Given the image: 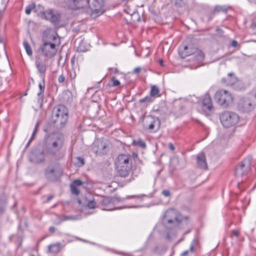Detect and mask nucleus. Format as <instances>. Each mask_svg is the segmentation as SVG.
Returning <instances> with one entry per match:
<instances>
[{
    "label": "nucleus",
    "mask_w": 256,
    "mask_h": 256,
    "mask_svg": "<svg viewBox=\"0 0 256 256\" xmlns=\"http://www.w3.org/2000/svg\"><path fill=\"white\" fill-rule=\"evenodd\" d=\"M72 9H84L86 12H90L94 17L102 14L104 8V0H64Z\"/></svg>",
    "instance_id": "1"
},
{
    "label": "nucleus",
    "mask_w": 256,
    "mask_h": 256,
    "mask_svg": "<svg viewBox=\"0 0 256 256\" xmlns=\"http://www.w3.org/2000/svg\"><path fill=\"white\" fill-rule=\"evenodd\" d=\"M52 120L57 126L60 128L65 126L68 120V110L64 105H58L54 108Z\"/></svg>",
    "instance_id": "2"
},
{
    "label": "nucleus",
    "mask_w": 256,
    "mask_h": 256,
    "mask_svg": "<svg viewBox=\"0 0 256 256\" xmlns=\"http://www.w3.org/2000/svg\"><path fill=\"white\" fill-rule=\"evenodd\" d=\"M130 158L126 154H120L118 156L116 161V166L118 174L122 177L127 176L132 168Z\"/></svg>",
    "instance_id": "3"
},
{
    "label": "nucleus",
    "mask_w": 256,
    "mask_h": 256,
    "mask_svg": "<svg viewBox=\"0 0 256 256\" xmlns=\"http://www.w3.org/2000/svg\"><path fill=\"white\" fill-rule=\"evenodd\" d=\"M146 196L145 194H141V195H132L128 196H126V198H121L118 196L114 197H106L104 198L101 201V204L102 206H104L102 208L103 210H112L116 209H120L122 208H114V204L117 202H122L126 199H130L131 198H142L144 196Z\"/></svg>",
    "instance_id": "4"
},
{
    "label": "nucleus",
    "mask_w": 256,
    "mask_h": 256,
    "mask_svg": "<svg viewBox=\"0 0 256 256\" xmlns=\"http://www.w3.org/2000/svg\"><path fill=\"white\" fill-rule=\"evenodd\" d=\"M181 221V216L176 210H168L162 219V224L166 226H177Z\"/></svg>",
    "instance_id": "5"
},
{
    "label": "nucleus",
    "mask_w": 256,
    "mask_h": 256,
    "mask_svg": "<svg viewBox=\"0 0 256 256\" xmlns=\"http://www.w3.org/2000/svg\"><path fill=\"white\" fill-rule=\"evenodd\" d=\"M62 174V169L60 164L57 162H52L46 168L44 176L50 181L58 180Z\"/></svg>",
    "instance_id": "6"
},
{
    "label": "nucleus",
    "mask_w": 256,
    "mask_h": 256,
    "mask_svg": "<svg viewBox=\"0 0 256 256\" xmlns=\"http://www.w3.org/2000/svg\"><path fill=\"white\" fill-rule=\"evenodd\" d=\"M220 122L224 126L230 128L235 126L239 121V116L231 112H225L220 116Z\"/></svg>",
    "instance_id": "7"
},
{
    "label": "nucleus",
    "mask_w": 256,
    "mask_h": 256,
    "mask_svg": "<svg viewBox=\"0 0 256 256\" xmlns=\"http://www.w3.org/2000/svg\"><path fill=\"white\" fill-rule=\"evenodd\" d=\"M110 149L109 142L104 138L95 140L93 143L92 150L96 154H104Z\"/></svg>",
    "instance_id": "8"
},
{
    "label": "nucleus",
    "mask_w": 256,
    "mask_h": 256,
    "mask_svg": "<svg viewBox=\"0 0 256 256\" xmlns=\"http://www.w3.org/2000/svg\"><path fill=\"white\" fill-rule=\"evenodd\" d=\"M252 160V157L248 156L236 166L235 170V175L236 176H242L251 170Z\"/></svg>",
    "instance_id": "9"
},
{
    "label": "nucleus",
    "mask_w": 256,
    "mask_h": 256,
    "mask_svg": "<svg viewBox=\"0 0 256 256\" xmlns=\"http://www.w3.org/2000/svg\"><path fill=\"white\" fill-rule=\"evenodd\" d=\"M214 99L218 104L224 107H226L232 100L230 94L223 90H218L216 92Z\"/></svg>",
    "instance_id": "10"
},
{
    "label": "nucleus",
    "mask_w": 256,
    "mask_h": 256,
    "mask_svg": "<svg viewBox=\"0 0 256 256\" xmlns=\"http://www.w3.org/2000/svg\"><path fill=\"white\" fill-rule=\"evenodd\" d=\"M56 43L44 42L40 47V50L43 54L48 57H53L56 52Z\"/></svg>",
    "instance_id": "11"
},
{
    "label": "nucleus",
    "mask_w": 256,
    "mask_h": 256,
    "mask_svg": "<svg viewBox=\"0 0 256 256\" xmlns=\"http://www.w3.org/2000/svg\"><path fill=\"white\" fill-rule=\"evenodd\" d=\"M160 122L157 117L148 116L146 118L145 126L150 130H158L160 128Z\"/></svg>",
    "instance_id": "12"
},
{
    "label": "nucleus",
    "mask_w": 256,
    "mask_h": 256,
    "mask_svg": "<svg viewBox=\"0 0 256 256\" xmlns=\"http://www.w3.org/2000/svg\"><path fill=\"white\" fill-rule=\"evenodd\" d=\"M44 14L47 20H50L54 24H58L60 22V16L57 12H54L52 9H48Z\"/></svg>",
    "instance_id": "13"
},
{
    "label": "nucleus",
    "mask_w": 256,
    "mask_h": 256,
    "mask_svg": "<svg viewBox=\"0 0 256 256\" xmlns=\"http://www.w3.org/2000/svg\"><path fill=\"white\" fill-rule=\"evenodd\" d=\"M183 53L185 56H189L194 54L196 60L198 61L202 60L204 58V54L202 50H194L193 48H190L188 46H185L184 47Z\"/></svg>",
    "instance_id": "14"
},
{
    "label": "nucleus",
    "mask_w": 256,
    "mask_h": 256,
    "mask_svg": "<svg viewBox=\"0 0 256 256\" xmlns=\"http://www.w3.org/2000/svg\"><path fill=\"white\" fill-rule=\"evenodd\" d=\"M238 106L240 110L248 112L253 110L254 108V102L248 98H243L240 100L238 103Z\"/></svg>",
    "instance_id": "15"
},
{
    "label": "nucleus",
    "mask_w": 256,
    "mask_h": 256,
    "mask_svg": "<svg viewBox=\"0 0 256 256\" xmlns=\"http://www.w3.org/2000/svg\"><path fill=\"white\" fill-rule=\"evenodd\" d=\"M202 108L206 114H210L213 107L211 98L208 94H206L202 100Z\"/></svg>",
    "instance_id": "16"
},
{
    "label": "nucleus",
    "mask_w": 256,
    "mask_h": 256,
    "mask_svg": "<svg viewBox=\"0 0 256 256\" xmlns=\"http://www.w3.org/2000/svg\"><path fill=\"white\" fill-rule=\"evenodd\" d=\"M54 140L52 144V150H50V152L54 154L56 151L61 148L63 143V137L60 134L54 135Z\"/></svg>",
    "instance_id": "17"
},
{
    "label": "nucleus",
    "mask_w": 256,
    "mask_h": 256,
    "mask_svg": "<svg viewBox=\"0 0 256 256\" xmlns=\"http://www.w3.org/2000/svg\"><path fill=\"white\" fill-rule=\"evenodd\" d=\"M44 158V154L42 152L33 153L30 156V160L36 163H39L43 162Z\"/></svg>",
    "instance_id": "18"
},
{
    "label": "nucleus",
    "mask_w": 256,
    "mask_h": 256,
    "mask_svg": "<svg viewBox=\"0 0 256 256\" xmlns=\"http://www.w3.org/2000/svg\"><path fill=\"white\" fill-rule=\"evenodd\" d=\"M197 164L200 168L203 169H206L207 164L206 160V158L204 154H199L196 157Z\"/></svg>",
    "instance_id": "19"
},
{
    "label": "nucleus",
    "mask_w": 256,
    "mask_h": 256,
    "mask_svg": "<svg viewBox=\"0 0 256 256\" xmlns=\"http://www.w3.org/2000/svg\"><path fill=\"white\" fill-rule=\"evenodd\" d=\"M222 81L227 85L232 86L236 83L237 81V79L234 75V74L229 73L226 78H224L222 79Z\"/></svg>",
    "instance_id": "20"
},
{
    "label": "nucleus",
    "mask_w": 256,
    "mask_h": 256,
    "mask_svg": "<svg viewBox=\"0 0 256 256\" xmlns=\"http://www.w3.org/2000/svg\"><path fill=\"white\" fill-rule=\"evenodd\" d=\"M48 252L50 253H57L61 248L60 243H56L52 244H50L48 246Z\"/></svg>",
    "instance_id": "21"
},
{
    "label": "nucleus",
    "mask_w": 256,
    "mask_h": 256,
    "mask_svg": "<svg viewBox=\"0 0 256 256\" xmlns=\"http://www.w3.org/2000/svg\"><path fill=\"white\" fill-rule=\"evenodd\" d=\"M36 66L38 70L40 73H44L46 70V66L43 62H40L39 60V58H36Z\"/></svg>",
    "instance_id": "22"
},
{
    "label": "nucleus",
    "mask_w": 256,
    "mask_h": 256,
    "mask_svg": "<svg viewBox=\"0 0 256 256\" xmlns=\"http://www.w3.org/2000/svg\"><path fill=\"white\" fill-rule=\"evenodd\" d=\"M38 86L40 88V92L38 94V101L42 102L43 100L44 95L43 93L44 90V84L42 83L39 84Z\"/></svg>",
    "instance_id": "23"
},
{
    "label": "nucleus",
    "mask_w": 256,
    "mask_h": 256,
    "mask_svg": "<svg viewBox=\"0 0 256 256\" xmlns=\"http://www.w3.org/2000/svg\"><path fill=\"white\" fill-rule=\"evenodd\" d=\"M159 92L160 90L156 86H153L151 88L150 92V95L153 97L156 96H159Z\"/></svg>",
    "instance_id": "24"
},
{
    "label": "nucleus",
    "mask_w": 256,
    "mask_h": 256,
    "mask_svg": "<svg viewBox=\"0 0 256 256\" xmlns=\"http://www.w3.org/2000/svg\"><path fill=\"white\" fill-rule=\"evenodd\" d=\"M23 45L25 48V50L27 53V54L31 56L32 54V52L31 48L30 46L28 44L26 40H24L23 42Z\"/></svg>",
    "instance_id": "25"
},
{
    "label": "nucleus",
    "mask_w": 256,
    "mask_h": 256,
    "mask_svg": "<svg viewBox=\"0 0 256 256\" xmlns=\"http://www.w3.org/2000/svg\"><path fill=\"white\" fill-rule=\"evenodd\" d=\"M228 10V8L225 6H217L215 7L214 10V13H216L220 12H226Z\"/></svg>",
    "instance_id": "26"
},
{
    "label": "nucleus",
    "mask_w": 256,
    "mask_h": 256,
    "mask_svg": "<svg viewBox=\"0 0 256 256\" xmlns=\"http://www.w3.org/2000/svg\"><path fill=\"white\" fill-rule=\"evenodd\" d=\"M80 218L78 216H64L62 218V221H66V220H80Z\"/></svg>",
    "instance_id": "27"
},
{
    "label": "nucleus",
    "mask_w": 256,
    "mask_h": 256,
    "mask_svg": "<svg viewBox=\"0 0 256 256\" xmlns=\"http://www.w3.org/2000/svg\"><path fill=\"white\" fill-rule=\"evenodd\" d=\"M132 144L134 146H139L142 148H144L146 146L145 142L142 140H134Z\"/></svg>",
    "instance_id": "28"
},
{
    "label": "nucleus",
    "mask_w": 256,
    "mask_h": 256,
    "mask_svg": "<svg viewBox=\"0 0 256 256\" xmlns=\"http://www.w3.org/2000/svg\"><path fill=\"white\" fill-rule=\"evenodd\" d=\"M154 98L150 95L149 96H146L144 98H142L140 100V102H146L150 103L154 101Z\"/></svg>",
    "instance_id": "29"
},
{
    "label": "nucleus",
    "mask_w": 256,
    "mask_h": 256,
    "mask_svg": "<svg viewBox=\"0 0 256 256\" xmlns=\"http://www.w3.org/2000/svg\"><path fill=\"white\" fill-rule=\"evenodd\" d=\"M36 7V5L34 3L31 4L28 6L25 10V12L26 14H30L32 10H33Z\"/></svg>",
    "instance_id": "30"
},
{
    "label": "nucleus",
    "mask_w": 256,
    "mask_h": 256,
    "mask_svg": "<svg viewBox=\"0 0 256 256\" xmlns=\"http://www.w3.org/2000/svg\"><path fill=\"white\" fill-rule=\"evenodd\" d=\"M38 126V123L37 122L36 124V126H35V128H34V130L33 133H32V135L31 138H30V140H29L26 146H28L30 144L31 142V141L33 140L34 137V135H35V134H36V132L37 131Z\"/></svg>",
    "instance_id": "31"
},
{
    "label": "nucleus",
    "mask_w": 256,
    "mask_h": 256,
    "mask_svg": "<svg viewBox=\"0 0 256 256\" xmlns=\"http://www.w3.org/2000/svg\"><path fill=\"white\" fill-rule=\"evenodd\" d=\"M96 205V202H94V200H90L88 202V203L87 204V206L90 209H92V208H95Z\"/></svg>",
    "instance_id": "32"
},
{
    "label": "nucleus",
    "mask_w": 256,
    "mask_h": 256,
    "mask_svg": "<svg viewBox=\"0 0 256 256\" xmlns=\"http://www.w3.org/2000/svg\"><path fill=\"white\" fill-rule=\"evenodd\" d=\"M71 192L72 194L78 195L80 193L79 190L77 188L76 186H74L70 185Z\"/></svg>",
    "instance_id": "33"
},
{
    "label": "nucleus",
    "mask_w": 256,
    "mask_h": 256,
    "mask_svg": "<svg viewBox=\"0 0 256 256\" xmlns=\"http://www.w3.org/2000/svg\"><path fill=\"white\" fill-rule=\"evenodd\" d=\"M112 86H117L120 84V82L116 80L114 76L112 78Z\"/></svg>",
    "instance_id": "34"
},
{
    "label": "nucleus",
    "mask_w": 256,
    "mask_h": 256,
    "mask_svg": "<svg viewBox=\"0 0 256 256\" xmlns=\"http://www.w3.org/2000/svg\"><path fill=\"white\" fill-rule=\"evenodd\" d=\"M70 77L71 80H74L76 78V74L74 70H70L69 72Z\"/></svg>",
    "instance_id": "35"
},
{
    "label": "nucleus",
    "mask_w": 256,
    "mask_h": 256,
    "mask_svg": "<svg viewBox=\"0 0 256 256\" xmlns=\"http://www.w3.org/2000/svg\"><path fill=\"white\" fill-rule=\"evenodd\" d=\"M82 184V182L81 180H74L70 185L74 186H80Z\"/></svg>",
    "instance_id": "36"
},
{
    "label": "nucleus",
    "mask_w": 256,
    "mask_h": 256,
    "mask_svg": "<svg viewBox=\"0 0 256 256\" xmlns=\"http://www.w3.org/2000/svg\"><path fill=\"white\" fill-rule=\"evenodd\" d=\"M176 236V232L175 231L172 230V234H170V233L167 234H166V238L168 240H171L173 238L175 237Z\"/></svg>",
    "instance_id": "37"
},
{
    "label": "nucleus",
    "mask_w": 256,
    "mask_h": 256,
    "mask_svg": "<svg viewBox=\"0 0 256 256\" xmlns=\"http://www.w3.org/2000/svg\"><path fill=\"white\" fill-rule=\"evenodd\" d=\"M162 194L166 197H169L170 196V192L168 190H164L162 191Z\"/></svg>",
    "instance_id": "38"
},
{
    "label": "nucleus",
    "mask_w": 256,
    "mask_h": 256,
    "mask_svg": "<svg viewBox=\"0 0 256 256\" xmlns=\"http://www.w3.org/2000/svg\"><path fill=\"white\" fill-rule=\"evenodd\" d=\"M65 80V77L63 74L60 75L58 78V81L60 83H64Z\"/></svg>",
    "instance_id": "39"
},
{
    "label": "nucleus",
    "mask_w": 256,
    "mask_h": 256,
    "mask_svg": "<svg viewBox=\"0 0 256 256\" xmlns=\"http://www.w3.org/2000/svg\"><path fill=\"white\" fill-rule=\"evenodd\" d=\"M77 160L78 161V162L80 163V166H83L84 164V159L82 158H80V157H78L77 158Z\"/></svg>",
    "instance_id": "40"
},
{
    "label": "nucleus",
    "mask_w": 256,
    "mask_h": 256,
    "mask_svg": "<svg viewBox=\"0 0 256 256\" xmlns=\"http://www.w3.org/2000/svg\"><path fill=\"white\" fill-rule=\"evenodd\" d=\"M4 202L0 201V213H2L4 210Z\"/></svg>",
    "instance_id": "41"
},
{
    "label": "nucleus",
    "mask_w": 256,
    "mask_h": 256,
    "mask_svg": "<svg viewBox=\"0 0 256 256\" xmlns=\"http://www.w3.org/2000/svg\"><path fill=\"white\" fill-rule=\"evenodd\" d=\"M52 40H54V41H56V40H58V43H59V40H58L57 38V37H58V35L56 34H53L52 36Z\"/></svg>",
    "instance_id": "42"
},
{
    "label": "nucleus",
    "mask_w": 256,
    "mask_h": 256,
    "mask_svg": "<svg viewBox=\"0 0 256 256\" xmlns=\"http://www.w3.org/2000/svg\"><path fill=\"white\" fill-rule=\"evenodd\" d=\"M140 68H136L134 70V74H138L140 72Z\"/></svg>",
    "instance_id": "43"
},
{
    "label": "nucleus",
    "mask_w": 256,
    "mask_h": 256,
    "mask_svg": "<svg viewBox=\"0 0 256 256\" xmlns=\"http://www.w3.org/2000/svg\"><path fill=\"white\" fill-rule=\"evenodd\" d=\"M168 148L172 150H174V146L172 143L168 144Z\"/></svg>",
    "instance_id": "44"
},
{
    "label": "nucleus",
    "mask_w": 256,
    "mask_h": 256,
    "mask_svg": "<svg viewBox=\"0 0 256 256\" xmlns=\"http://www.w3.org/2000/svg\"><path fill=\"white\" fill-rule=\"evenodd\" d=\"M238 45V42L236 40H233L232 43V46L233 47H236Z\"/></svg>",
    "instance_id": "45"
},
{
    "label": "nucleus",
    "mask_w": 256,
    "mask_h": 256,
    "mask_svg": "<svg viewBox=\"0 0 256 256\" xmlns=\"http://www.w3.org/2000/svg\"><path fill=\"white\" fill-rule=\"evenodd\" d=\"M251 28H252L254 30L256 28V22H252L251 24Z\"/></svg>",
    "instance_id": "46"
},
{
    "label": "nucleus",
    "mask_w": 256,
    "mask_h": 256,
    "mask_svg": "<svg viewBox=\"0 0 256 256\" xmlns=\"http://www.w3.org/2000/svg\"><path fill=\"white\" fill-rule=\"evenodd\" d=\"M194 241H193L192 243L190 244V251L191 252H192L194 251Z\"/></svg>",
    "instance_id": "47"
},
{
    "label": "nucleus",
    "mask_w": 256,
    "mask_h": 256,
    "mask_svg": "<svg viewBox=\"0 0 256 256\" xmlns=\"http://www.w3.org/2000/svg\"><path fill=\"white\" fill-rule=\"evenodd\" d=\"M188 252H189V251L188 250H185L182 253L181 255L182 256H186V254H188Z\"/></svg>",
    "instance_id": "48"
},
{
    "label": "nucleus",
    "mask_w": 256,
    "mask_h": 256,
    "mask_svg": "<svg viewBox=\"0 0 256 256\" xmlns=\"http://www.w3.org/2000/svg\"><path fill=\"white\" fill-rule=\"evenodd\" d=\"M233 234L236 237H238L239 235L238 232L236 230H233Z\"/></svg>",
    "instance_id": "49"
},
{
    "label": "nucleus",
    "mask_w": 256,
    "mask_h": 256,
    "mask_svg": "<svg viewBox=\"0 0 256 256\" xmlns=\"http://www.w3.org/2000/svg\"><path fill=\"white\" fill-rule=\"evenodd\" d=\"M50 232H54L55 231V228H54V227H52V226L50 227Z\"/></svg>",
    "instance_id": "50"
},
{
    "label": "nucleus",
    "mask_w": 256,
    "mask_h": 256,
    "mask_svg": "<svg viewBox=\"0 0 256 256\" xmlns=\"http://www.w3.org/2000/svg\"><path fill=\"white\" fill-rule=\"evenodd\" d=\"M53 198V196L52 195H50L48 197L47 200L50 201Z\"/></svg>",
    "instance_id": "51"
},
{
    "label": "nucleus",
    "mask_w": 256,
    "mask_h": 256,
    "mask_svg": "<svg viewBox=\"0 0 256 256\" xmlns=\"http://www.w3.org/2000/svg\"><path fill=\"white\" fill-rule=\"evenodd\" d=\"M216 32H218L219 34H222V30H220V28H216Z\"/></svg>",
    "instance_id": "52"
},
{
    "label": "nucleus",
    "mask_w": 256,
    "mask_h": 256,
    "mask_svg": "<svg viewBox=\"0 0 256 256\" xmlns=\"http://www.w3.org/2000/svg\"><path fill=\"white\" fill-rule=\"evenodd\" d=\"M160 64L162 66H163V65H162V64H163V60H160Z\"/></svg>",
    "instance_id": "53"
},
{
    "label": "nucleus",
    "mask_w": 256,
    "mask_h": 256,
    "mask_svg": "<svg viewBox=\"0 0 256 256\" xmlns=\"http://www.w3.org/2000/svg\"><path fill=\"white\" fill-rule=\"evenodd\" d=\"M114 72L115 73H117V72H118V70L116 68H115V69H114Z\"/></svg>",
    "instance_id": "54"
},
{
    "label": "nucleus",
    "mask_w": 256,
    "mask_h": 256,
    "mask_svg": "<svg viewBox=\"0 0 256 256\" xmlns=\"http://www.w3.org/2000/svg\"><path fill=\"white\" fill-rule=\"evenodd\" d=\"M136 206H131L130 208H136Z\"/></svg>",
    "instance_id": "55"
},
{
    "label": "nucleus",
    "mask_w": 256,
    "mask_h": 256,
    "mask_svg": "<svg viewBox=\"0 0 256 256\" xmlns=\"http://www.w3.org/2000/svg\"><path fill=\"white\" fill-rule=\"evenodd\" d=\"M30 256H34V254L31 255Z\"/></svg>",
    "instance_id": "56"
}]
</instances>
